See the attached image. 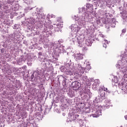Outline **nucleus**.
Returning <instances> with one entry per match:
<instances>
[{"label":"nucleus","mask_w":127,"mask_h":127,"mask_svg":"<svg viewBox=\"0 0 127 127\" xmlns=\"http://www.w3.org/2000/svg\"><path fill=\"white\" fill-rule=\"evenodd\" d=\"M72 86L73 90H78L79 89V83L77 81L73 82Z\"/></svg>","instance_id":"nucleus-4"},{"label":"nucleus","mask_w":127,"mask_h":127,"mask_svg":"<svg viewBox=\"0 0 127 127\" xmlns=\"http://www.w3.org/2000/svg\"><path fill=\"white\" fill-rule=\"evenodd\" d=\"M101 37H102V38H104V37H105V36L103 34H101Z\"/></svg>","instance_id":"nucleus-17"},{"label":"nucleus","mask_w":127,"mask_h":127,"mask_svg":"<svg viewBox=\"0 0 127 127\" xmlns=\"http://www.w3.org/2000/svg\"><path fill=\"white\" fill-rule=\"evenodd\" d=\"M66 74L67 75H73V73L70 70H68L66 71Z\"/></svg>","instance_id":"nucleus-10"},{"label":"nucleus","mask_w":127,"mask_h":127,"mask_svg":"<svg viewBox=\"0 0 127 127\" xmlns=\"http://www.w3.org/2000/svg\"><path fill=\"white\" fill-rule=\"evenodd\" d=\"M39 54L41 55V53H39Z\"/></svg>","instance_id":"nucleus-19"},{"label":"nucleus","mask_w":127,"mask_h":127,"mask_svg":"<svg viewBox=\"0 0 127 127\" xmlns=\"http://www.w3.org/2000/svg\"><path fill=\"white\" fill-rule=\"evenodd\" d=\"M62 25H63V21H62L61 18H60V24H57L56 27H55V31H59L60 28L62 27Z\"/></svg>","instance_id":"nucleus-3"},{"label":"nucleus","mask_w":127,"mask_h":127,"mask_svg":"<svg viewBox=\"0 0 127 127\" xmlns=\"http://www.w3.org/2000/svg\"><path fill=\"white\" fill-rule=\"evenodd\" d=\"M76 70V72H77V74L79 75H83L84 72H85V68L82 67L80 64H77Z\"/></svg>","instance_id":"nucleus-2"},{"label":"nucleus","mask_w":127,"mask_h":127,"mask_svg":"<svg viewBox=\"0 0 127 127\" xmlns=\"http://www.w3.org/2000/svg\"><path fill=\"white\" fill-rule=\"evenodd\" d=\"M88 79V77L87 76H83L82 77V81L84 82H87V80Z\"/></svg>","instance_id":"nucleus-9"},{"label":"nucleus","mask_w":127,"mask_h":127,"mask_svg":"<svg viewBox=\"0 0 127 127\" xmlns=\"http://www.w3.org/2000/svg\"><path fill=\"white\" fill-rule=\"evenodd\" d=\"M126 29L122 30V33H126Z\"/></svg>","instance_id":"nucleus-14"},{"label":"nucleus","mask_w":127,"mask_h":127,"mask_svg":"<svg viewBox=\"0 0 127 127\" xmlns=\"http://www.w3.org/2000/svg\"><path fill=\"white\" fill-rule=\"evenodd\" d=\"M100 111H96L95 114H92V116L93 118H98L100 117Z\"/></svg>","instance_id":"nucleus-6"},{"label":"nucleus","mask_w":127,"mask_h":127,"mask_svg":"<svg viewBox=\"0 0 127 127\" xmlns=\"http://www.w3.org/2000/svg\"><path fill=\"white\" fill-rule=\"evenodd\" d=\"M104 1V0H94V3H95L96 5H97V3H99V4H101Z\"/></svg>","instance_id":"nucleus-7"},{"label":"nucleus","mask_w":127,"mask_h":127,"mask_svg":"<svg viewBox=\"0 0 127 127\" xmlns=\"http://www.w3.org/2000/svg\"><path fill=\"white\" fill-rule=\"evenodd\" d=\"M50 28L51 29H53V26L50 25Z\"/></svg>","instance_id":"nucleus-16"},{"label":"nucleus","mask_w":127,"mask_h":127,"mask_svg":"<svg viewBox=\"0 0 127 127\" xmlns=\"http://www.w3.org/2000/svg\"><path fill=\"white\" fill-rule=\"evenodd\" d=\"M105 1L107 3V4H110V0H105Z\"/></svg>","instance_id":"nucleus-13"},{"label":"nucleus","mask_w":127,"mask_h":127,"mask_svg":"<svg viewBox=\"0 0 127 127\" xmlns=\"http://www.w3.org/2000/svg\"><path fill=\"white\" fill-rule=\"evenodd\" d=\"M103 47L107 48V45L106 44H103Z\"/></svg>","instance_id":"nucleus-15"},{"label":"nucleus","mask_w":127,"mask_h":127,"mask_svg":"<svg viewBox=\"0 0 127 127\" xmlns=\"http://www.w3.org/2000/svg\"><path fill=\"white\" fill-rule=\"evenodd\" d=\"M86 69L90 70V69H91V65H90V64H87Z\"/></svg>","instance_id":"nucleus-11"},{"label":"nucleus","mask_w":127,"mask_h":127,"mask_svg":"<svg viewBox=\"0 0 127 127\" xmlns=\"http://www.w3.org/2000/svg\"><path fill=\"white\" fill-rule=\"evenodd\" d=\"M110 93V91L108 90V88L103 87L99 89V95L101 98H105L106 97V92Z\"/></svg>","instance_id":"nucleus-1"},{"label":"nucleus","mask_w":127,"mask_h":127,"mask_svg":"<svg viewBox=\"0 0 127 127\" xmlns=\"http://www.w3.org/2000/svg\"><path fill=\"white\" fill-rule=\"evenodd\" d=\"M93 88L94 89V85H93Z\"/></svg>","instance_id":"nucleus-24"},{"label":"nucleus","mask_w":127,"mask_h":127,"mask_svg":"<svg viewBox=\"0 0 127 127\" xmlns=\"http://www.w3.org/2000/svg\"><path fill=\"white\" fill-rule=\"evenodd\" d=\"M75 58L76 60H82L83 58V54L81 53L76 54Z\"/></svg>","instance_id":"nucleus-5"},{"label":"nucleus","mask_w":127,"mask_h":127,"mask_svg":"<svg viewBox=\"0 0 127 127\" xmlns=\"http://www.w3.org/2000/svg\"><path fill=\"white\" fill-rule=\"evenodd\" d=\"M91 7V6L92 7H93V5H92V4H88L87 5H86V7Z\"/></svg>","instance_id":"nucleus-12"},{"label":"nucleus","mask_w":127,"mask_h":127,"mask_svg":"<svg viewBox=\"0 0 127 127\" xmlns=\"http://www.w3.org/2000/svg\"><path fill=\"white\" fill-rule=\"evenodd\" d=\"M57 0H54V1H56Z\"/></svg>","instance_id":"nucleus-21"},{"label":"nucleus","mask_w":127,"mask_h":127,"mask_svg":"<svg viewBox=\"0 0 127 127\" xmlns=\"http://www.w3.org/2000/svg\"><path fill=\"white\" fill-rule=\"evenodd\" d=\"M125 118L126 120H127V115L125 116Z\"/></svg>","instance_id":"nucleus-18"},{"label":"nucleus","mask_w":127,"mask_h":127,"mask_svg":"<svg viewBox=\"0 0 127 127\" xmlns=\"http://www.w3.org/2000/svg\"><path fill=\"white\" fill-rule=\"evenodd\" d=\"M39 54L41 55V53H39Z\"/></svg>","instance_id":"nucleus-20"},{"label":"nucleus","mask_w":127,"mask_h":127,"mask_svg":"<svg viewBox=\"0 0 127 127\" xmlns=\"http://www.w3.org/2000/svg\"><path fill=\"white\" fill-rule=\"evenodd\" d=\"M82 105V103H81V104H78V105Z\"/></svg>","instance_id":"nucleus-23"},{"label":"nucleus","mask_w":127,"mask_h":127,"mask_svg":"<svg viewBox=\"0 0 127 127\" xmlns=\"http://www.w3.org/2000/svg\"><path fill=\"white\" fill-rule=\"evenodd\" d=\"M80 109H83V108L80 107Z\"/></svg>","instance_id":"nucleus-22"},{"label":"nucleus","mask_w":127,"mask_h":127,"mask_svg":"<svg viewBox=\"0 0 127 127\" xmlns=\"http://www.w3.org/2000/svg\"><path fill=\"white\" fill-rule=\"evenodd\" d=\"M75 40H76V41L77 42L78 44H82V42H83V41H82V40H81V39H79L78 38H75Z\"/></svg>","instance_id":"nucleus-8"}]
</instances>
